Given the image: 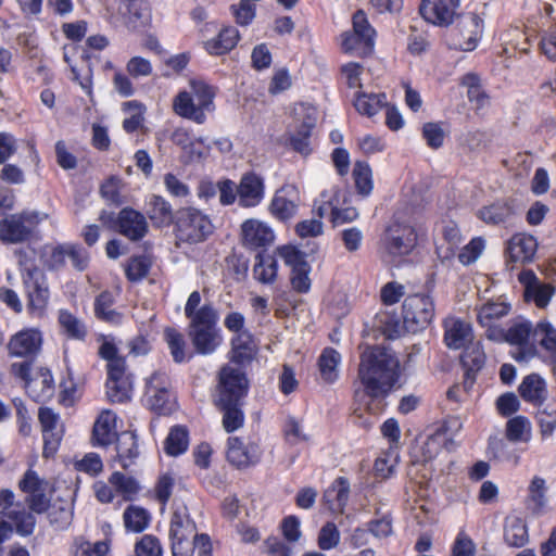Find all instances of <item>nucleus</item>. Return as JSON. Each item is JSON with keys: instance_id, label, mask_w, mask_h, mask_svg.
<instances>
[{"instance_id": "58", "label": "nucleus", "mask_w": 556, "mask_h": 556, "mask_svg": "<svg viewBox=\"0 0 556 556\" xmlns=\"http://www.w3.org/2000/svg\"><path fill=\"white\" fill-rule=\"evenodd\" d=\"M535 418L542 439L551 438L556 429V403H547L538 410Z\"/></svg>"}, {"instance_id": "39", "label": "nucleus", "mask_w": 556, "mask_h": 556, "mask_svg": "<svg viewBox=\"0 0 556 556\" xmlns=\"http://www.w3.org/2000/svg\"><path fill=\"white\" fill-rule=\"evenodd\" d=\"M239 39V30L233 26H227L215 38L205 42V50L212 55H222L232 50Z\"/></svg>"}, {"instance_id": "38", "label": "nucleus", "mask_w": 556, "mask_h": 556, "mask_svg": "<svg viewBox=\"0 0 556 556\" xmlns=\"http://www.w3.org/2000/svg\"><path fill=\"white\" fill-rule=\"evenodd\" d=\"M256 344L250 331H241L231 339V359L237 364H245L256 354Z\"/></svg>"}, {"instance_id": "24", "label": "nucleus", "mask_w": 556, "mask_h": 556, "mask_svg": "<svg viewBox=\"0 0 556 556\" xmlns=\"http://www.w3.org/2000/svg\"><path fill=\"white\" fill-rule=\"evenodd\" d=\"M539 244L534 236L517 232L507 241V262L529 264L533 262Z\"/></svg>"}, {"instance_id": "19", "label": "nucleus", "mask_w": 556, "mask_h": 556, "mask_svg": "<svg viewBox=\"0 0 556 556\" xmlns=\"http://www.w3.org/2000/svg\"><path fill=\"white\" fill-rule=\"evenodd\" d=\"M459 88L465 92L470 108L477 115L484 114L491 104V96L485 89L479 74L469 72L459 78Z\"/></svg>"}, {"instance_id": "5", "label": "nucleus", "mask_w": 556, "mask_h": 556, "mask_svg": "<svg viewBox=\"0 0 556 556\" xmlns=\"http://www.w3.org/2000/svg\"><path fill=\"white\" fill-rule=\"evenodd\" d=\"M417 245L415 228L407 223L392 222L380 238V251L384 258L394 261L406 256Z\"/></svg>"}, {"instance_id": "43", "label": "nucleus", "mask_w": 556, "mask_h": 556, "mask_svg": "<svg viewBox=\"0 0 556 556\" xmlns=\"http://www.w3.org/2000/svg\"><path fill=\"white\" fill-rule=\"evenodd\" d=\"M341 355L332 348H326L319 358L318 367L321 379L327 383H333L339 378V365Z\"/></svg>"}, {"instance_id": "21", "label": "nucleus", "mask_w": 556, "mask_h": 556, "mask_svg": "<svg viewBox=\"0 0 556 556\" xmlns=\"http://www.w3.org/2000/svg\"><path fill=\"white\" fill-rule=\"evenodd\" d=\"M242 243L245 248L255 250L267 248L275 241L273 228L265 222L251 218L241 225Z\"/></svg>"}, {"instance_id": "53", "label": "nucleus", "mask_w": 556, "mask_h": 556, "mask_svg": "<svg viewBox=\"0 0 556 556\" xmlns=\"http://www.w3.org/2000/svg\"><path fill=\"white\" fill-rule=\"evenodd\" d=\"M532 338L542 349L556 357V329L548 321H540L533 327Z\"/></svg>"}, {"instance_id": "46", "label": "nucleus", "mask_w": 556, "mask_h": 556, "mask_svg": "<svg viewBox=\"0 0 556 556\" xmlns=\"http://www.w3.org/2000/svg\"><path fill=\"white\" fill-rule=\"evenodd\" d=\"M58 321L63 333L68 339L83 341L87 337V328L85 324L68 309H59Z\"/></svg>"}, {"instance_id": "51", "label": "nucleus", "mask_w": 556, "mask_h": 556, "mask_svg": "<svg viewBox=\"0 0 556 556\" xmlns=\"http://www.w3.org/2000/svg\"><path fill=\"white\" fill-rule=\"evenodd\" d=\"M514 214V207L508 203H494L482 207L478 216L486 224L498 225L508 222Z\"/></svg>"}, {"instance_id": "37", "label": "nucleus", "mask_w": 556, "mask_h": 556, "mask_svg": "<svg viewBox=\"0 0 556 556\" xmlns=\"http://www.w3.org/2000/svg\"><path fill=\"white\" fill-rule=\"evenodd\" d=\"M278 262L274 254L260 252L253 266L254 278L263 285H273L277 279Z\"/></svg>"}, {"instance_id": "36", "label": "nucleus", "mask_w": 556, "mask_h": 556, "mask_svg": "<svg viewBox=\"0 0 556 556\" xmlns=\"http://www.w3.org/2000/svg\"><path fill=\"white\" fill-rule=\"evenodd\" d=\"M529 541L528 526L517 516H508L504 522V542L510 546L520 548Z\"/></svg>"}, {"instance_id": "8", "label": "nucleus", "mask_w": 556, "mask_h": 556, "mask_svg": "<svg viewBox=\"0 0 556 556\" xmlns=\"http://www.w3.org/2000/svg\"><path fill=\"white\" fill-rule=\"evenodd\" d=\"M249 391V380L244 371L231 365H225L218 372L215 403L241 402Z\"/></svg>"}, {"instance_id": "17", "label": "nucleus", "mask_w": 556, "mask_h": 556, "mask_svg": "<svg viewBox=\"0 0 556 556\" xmlns=\"http://www.w3.org/2000/svg\"><path fill=\"white\" fill-rule=\"evenodd\" d=\"M262 456L260 446L254 442H244L239 437H229L227 440L226 457L229 464L238 469L255 466Z\"/></svg>"}, {"instance_id": "32", "label": "nucleus", "mask_w": 556, "mask_h": 556, "mask_svg": "<svg viewBox=\"0 0 556 556\" xmlns=\"http://www.w3.org/2000/svg\"><path fill=\"white\" fill-rule=\"evenodd\" d=\"M521 399L532 405H542L547 395L545 380L539 374L527 375L518 387Z\"/></svg>"}, {"instance_id": "33", "label": "nucleus", "mask_w": 556, "mask_h": 556, "mask_svg": "<svg viewBox=\"0 0 556 556\" xmlns=\"http://www.w3.org/2000/svg\"><path fill=\"white\" fill-rule=\"evenodd\" d=\"M349 480L344 477H339L325 491L324 500L332 513L341 514L349 502Z\"/></svg>"}, {"instance_id": "34", "label": "nucleus", "mask_w": 556, "mask_h": 556, "mask_svg": "<svg viewBox=\"0 0 556 556\" xmlns=\"http://www.w3.org/2000/svg\"><path fill=\"white\" fill-rule=\"evenodd\" d=\"M116 441V457L124 469H128L139 456L138 438L134 432L124 431Z\"/></svg>"}, {"instance_id": "28", "label": "nucleus", "mask_w": 556, "mask_h": 556, "mask_svg": "<svg viewBox=\"0 0 556 556\" xmlns=\"http://www.w3.org/2000/svg\"><path fill=\"white\" fill-rule=\"evenodd\" d=\"M419 12L428 23L448 26L452 23V0H422Z\"/></svg>"}, {"instance_id": "23", "label": "nucleus", "mask_w": 556, "mask_h": 556, "mask_svg": "<svg viewBox=\"0 0 556 556\" xmlns=\"http://www.w3.org/2000/svg\"><path fill=\"white\" fill-rule=\"evenodd\" d=\"M239 206L244 208L258 206L265 198V180L254 173H245L238 184Z\"/></svg>"}, {"instance_id": "12", "label": "nucleus", "mask_w": 556, "mask_h": 556, "mask_svg": "<svg viewBox=\"0 0 556 556\" xmlns=\"http://www.w3.org/2000/svg\"><path fill=\"white\" fill-rule=\"evenodd\" d=\"M458 5V0H454V10ZM454 49L460 51H472L477 48L482 36L483 21L476 13L456 14L454 12Z\"/></svg>"}, {"instance_id": "54", "label": "nucleus", "mask_w": 556, "mask_h": 556, "mask_svg": "<svg viewBox=\"0 0 556 556\" xmlns=\"http://www.w3.org/2000/svg\"><path fill=\"white\" fill-rule=\"evenodd\" d=\"M353 178L357 192L368 197L374 188L372 172L368 163L357 161L353 167Z\"/></svg>"}, {"instance_id": "61", "label": "nucleus", "mask_w": 556, "mask_h": 556, "mask_svg": "<svg viewBox=\"0 0 556 556\" xmlns=\"http://www.w3.org/2000/svg\"><path fill=\"white\" fill-rule=\"evenodd\" d=\"M375 326L386 336L388 339H396L402 332L403 323L395 315L389 313H379L376 316Z\"/></svg>"}, {"instance_id": "63", "label": "nucleus", "mask_w": 556, "mask_h": 556, "mask_svg": "<svg viewBox=\"0 0 556 556\" xmlns=\"http://www.w3.org/2000/svg\"><path fill=\"white\" fill-rule=\"evenodd\" d=\"M340 531L334 522H326L319 530L317 545L321 551L336 548L340 543Z\"/></svg>"}, {"instance_id": "47", "label": "nucleus", "mask_w": 556, "mask_h": 556, "mask_svg": "<svg viewBox=\"0 0 556 556\" xmlns=\"http://www.w3.org/2000/svg\"><path fill=\"white\" fill-rule=\"evenodd\" d=\"M452 432L446 424L439 426L427 439L425 444L428 456L435 457L441 452H450Z\"/></svg>"}, {"instance_id": "26", "label": "nucleus", "mask_w": 556, "mask_h": 556, "mask_svg": "<svg viewBox=\"0 0 556 556\" xmlns=\"http://www.w3.org/2000/svg\"><path fill=\"white\" fill-rule=\"evenodd\" d=\"M269 211L275 218L281 222L293 218L298 212L294 186L287 185L277 190L271 199Z\"/></svg>"}, {"instance_id": "20", "label": "nucleus", "mask_w": 556, "mask_h": 556, "mask_svg": "<svg viewBox=\"0 0 556 556\" xmlns=\"http://www.w3.org/2000/svg\"><path fill=\"white\" fill-rule=\"evenodd\" d=\"M485 353L480 341L465 346L459 356V364L464 371L463 386L465 391H469L477 381L478 374L484 367Z\"/></svg>"}, {"instance_id": "40", "label": "nucleus", "mask_w": 556, "mask_h": 556, "mask_svg": "<svg viewBox=\"0 0 556 556\" xmlns=\"http://www.w3.org/2000/svg\"><path fill=\"white\" fill-rule=\"evenodd\" d=\"M147 214L152 223L157 226H167L173 220L170 203L161 195L152 194L147 203Z\"/></svg>"}, {"instance_id": "7", "label": "nucleus", "mask_w": 556, "mask_h": 556, "mask_svg": "<svg viewBox=\"0 0 556 556\" xmlns=\"http://www.w3.org/2000/svg\"><path fill=\"white\" fill-rule=\"evenodd\" d=\"M214 226L210 217L194 207H186L178 212L176 235L180 241L199 243L207 239Z\"/></svg>"}, {"instance_id": "56", "label": "nucleus", "mask_w": 556, "mask_h": 556, "mask_svg": "<svg viewBox=\"0 0 556 556\" xmlns=\"http://www.w3.org/2000/svg\"><path fill=\"white\" fill-rule=\"evenodd\" d=\"M123 110L130 113V116L123 122L124 130L128 134L135 132L142 126L146 106L137 100H131L123 104Z\"/></svg>"}, {"instance_id": "64", "label": "nucleus", "mask_w": 556, "mask_h": 556, "mask_svg": "<svg viewBox=\"0 0 556 556\" xmlns=\"http://www.w3.org/2000/svg\"><path fill=\"white\" fill-rule=\"evenodd\" d=\"M137 556H162L163 548L160 540L152 535H143L135 545Z\"/></svg>"}, {"instance_id": "27", "label": "nucleus", "mask_w": 556, "mask_h": 556, "mask_svg": "<svg viewBox=\"0 0 556 556\" xmlns=\"http://www.w3.org/2000/svg\"><path fill=\"white\" fill-rule=\"evenodd\" d=\"M27 394L35 402L49 401L55 391L54 379L48 368H39L24 386Z\"/></svg>"}, {"instance_id": "22", "label": "nucleus", "mask_w": 556, "mask_h": 556, "mask_svg": "<svg viewBox=\"0 0 556 556\" xmlns=\"http://www.w3.org/2000/svg\"><path fill=\"white\" fill-rule=\"evenodd\" d=\"M42 345V333L37 328H26L14 336L9 341L8 350L11 356L34 357Z\"/></svg>"}, {"instance_id": "14", "label": "nucleus", "mask_w": 556, "mask_h": 556, "mask_svg": "<svg viewBox=\"0 0 556 556\" xmlns=\"http://www.w3.org/2000/svg\"><path fill=\"white\" fill-rule=\"evenodd\" d=\"M38 420L42 431L43 456H53L59 450L64 435V426L61 417L50 407H40Z\"/></svg>"}, {"instance_id": "48", "label": "nucleus", "mask_w": 556, "mask_h": 556, "mask_svg": "<svg viewBox=\"0 0 556 556\" xmlns=\"http://www.w3.org/2000/svg\"><path fill=\"white\" fill-rule=\"evenodd\" d=\"M189 446V432L185 426H174L164 442L167 455L178 456L184 454Z\"/></svg>"}, {"instance_id": "2", "label": "nucleus", "mask_w": 556, "mask_h": 556, "mask_svg": "<svg viewBox=\"0 0 556 556\" xmlns=\"http://www.w3.org/2000/svg\"><path fill=\"white\" fill-rule=\"evenodd\" d=\"M216 92L213 86L201 78L189 80V90L179 91L173 99V111L181 118L203 125L207 114L215 111Z\"/></svg>"}, {"instance_id": "41", "label": "nucleus", "mask_w": 556, "mask_h": 556, "mask_svg": "<svg viewBox=\"0 0 556 556\" xmlns=\"http://www.w3.org/2000/svg\"><path fill=\"white\" fill-rule=\"evenodd\" d=\"M346 203V192L338 186H332V222L334 224L351 223L358 217V212L353 206L342 207Z\"/></svg>"}, {"instance_id": "25", "label": "nucleus", "mask_w": 556, "mask_h": 556, "mask_svg": "<svg viewBox=\"0 0 556 556\" xmlns=\"http://www.w3.org/2000/svg\"><path fill=\"white\" fill-rule=\"evenodd\" d=\"M118 232L130 241H139L148 233V222L143 214L131 208L124 207L116 219Z\"/></svg>"}, {"instance_id": "10", "label": "nucleus", "mask_w": 556, "mask_h": 556, "mask_svg": "<svg viewBox=\"0 0 556 556\" xmlns=\"http://www.w3.org/2000/svg\"><path fill=\"white\" fill-rule=\"evenodd\" d=\"M46 217V214L38 212L12 214L0 220V240L7 243L26 241L31 236L33 229Z\"/></svg>"}, {"instance_id": "16", "label": "nucleus", "mask_w": 556, "mask_h": 556, "mask_svg": "<svg viewBox=\"0 0 556 556\" xmlns=\"http://www.w3.org/2000/svg\"><path fill=\"white\" fill-rule=\"evenodd\" d=\"M18 488L24 492L29 508L41 514L49 508L50 500L46 495L47 482L38 473L28 469L18 482Z\"/></svg>"}, {"instance_id": "15", "label": "nucleus", "mask_w": 556, "mask_h": 556, "mask_svg": "<svg viewBox=\"0 0 556 556\" xmlns=\"http://www.w3.org/2000/svg\"><path fill=\"white\" fill-rule=\"evenodd\" d=\"M294 114L299 117V124L296 132L290 137V144L296 152L307 155L312 151L309 138L316 125V109L302 103L294 109Z\"/></svg>"}, {"instance_id": "11", "label": "nucleus", "mask_w": 556, "mask_h": 556, "mask_svg": "<svg viewBox=\"0 0 556 556\" xmlns=\"http://www.w3.org/2000/svg\"><path fill=\"white\" fill-rule=\"evenodd\" d=\"M434 316V305L430 296L414 294L403 303V326L412 333L425 329Z\"/></svg>"}, {"instance_id": "57", "label": "nucleus", "mask_w": 556, "mask_h": 556, "mask_svg": "<svg viewBox=\"0 0 556 556\" xmlns=\"http://www.w3.org/2000/svg\"><path fill=\"white\" fill-rule=\"evenodd\" d=\"M164 338L175 363L187 361L186 342L184 336L175 328L167 327L164 330Z\"/></svg>"}, {"instance_id": "6", "label": "nucleus", "mask_w": 556, "mask_h": 556, "mask_svg": "<svg viewBox=\"0 0 556 556\" xmlns=\"http://www.w3.org/2000/svg\"><path fill=\"white\" fill-rule=\"evenodd\" d=\"M217 323L218 313L208 309L202 312L194 323H190L189 336L199 354H213L220 345L223 339Z\"/></svg>"}, {"instance_id": "29", "label": "nucleus", "mask_w": 556, "mask_h": 556, "mask_svg": "<svg viewBox=\"0 0 556 556\" xmlns=\"http://www.w3.org/2000/svg\"><path fill=\"white\" fill-rule=\"evenodd\" d=\"M117 435L116 414L110 409L102 410L93 425V444L97 446H108L116 439Z\"/></svg>"}, {"instance_id": "13", "label": "nucleus", "mask_w": 556, "mask_h": 556, "mask_svg": "<svg viewBox=\"0 0 556 556\" xmlns=\"http://www.w3.org/2000/svg\"><path fill=\"white\" fill-rule=\"evenodd\" d=\"M170 382L165 372L155 371L146 384L147 405L157 414H169L174 407V399L169 391Z\"/></svg>"}, {"instance_id": "42", "label": "nucleus", "mask_w": 556, "mask_h": 556, "mask_svg": "<svg viewBox=\"0 0 556 556\" xmlns=\"http://www.w3.org/2000/svg\"><path fill=\"white\" fill-rule=\"evenodd\" d=\"M0 514L2 518L8 519L12 529L14 528L18 534L26 536L34 532L36 525L34 515L18 505L10 510L1 511Z\"/></svg>"}, {"instance_id": "52", "label": "nucleus", "mask_w": 556, "mask_h": 556, "mask_svg": "<svg viewBox=\"0 0 556 556\" xmlns=\"http://www.w3.org/2000/svg\"><path fill=\"white\" fill-rule=\"evenodd\" d=\"M123 519L127 531L139 533L148 528L150 515L144 508L130 505L125 509Z\"/></svg>"}, {"instance_id": "4", "label": "nucleus", "mask_w": 556, "mask_h": 556, "mask_svg": "<svg viewBox=\"0 0 556 556\" xmlns=\"http://www.w3.org/2000/svg\"><path fill=\"white\" fill-rule=\"evenodd\" d=\"M353 28L341 35L342 50L354 56L365 58L375 50L376 30L370 25L366 13L357 10L352 17Z\"/></svg>"}, {"instance_id": "30", "label": "nucleus", "mask_w": 556, "mask_h": 556, "mask_svg": "<svg viewBox=\"0 0 556 556\" xmlns=\"http://www.w3.org/2000/svg\"><path fill=\"white\" fill-rule=\"evenodd\" d=\"M548 488L544 478L534 476L528 485V495L525 504L533 515L540 516L546 511L548 505Z\"/></svg>"}, {"instance_id": "31", "label": "nucleus", "mask_w": 556, "mask_h": 556, "mask_svg": "<svg viewBox=\"0 0 556 556\" xmlns=\"http://www.w3.org/2000/svg\"><path fill=\"white\" fill-rule=\"evenodd\" d=\"M115 296L110 291L101 292L94 300L93 312L97 319L111 326H119L124 321V314L114 308Z\"/></svg>"}, {"instance_id": "59", "label": "nucleus", "mask_w": 556, "mask_h": 556, "mask_svg": "<svg viewBox=\"0 0 556 556\" xmlns=\"http://www.w3.org/2000/svg\"><path fill=\"white\" fill-rule=\"evenodd\" d=\"M109 551L110 543L106 540L91 543L83 538H77L73 545L74 556H105Z\"/></svg>"}, {"instance_id": "50", "label": "nucleus", "mask_w": 556, "mask_h": 556, "mask_svg": "<svg viewBox=\"0 0 556 556\" xmlns=\"http://www.w3.org/2000/svg\"><path fill=\"white\" fill-rule=\"evenodd\" d=\"M109 483L114 488L115 492L119 494L124 501H132L140 491L138 481L129 476L119 471H114L110 478Z\"/></svg>"}, {"instance_id": "3", "label": "nucleus", "mask_w": 556, "mask_h": 556, "mask_svg": "<svg viewBox=\"0 0 556 556\" xmlns=\"http://www.w3.org/2000/svg\"><path fill=\"white\" fill-rule=\"evenodd\" d=\"M532 333L533 325L530 320H513L507 327L504 326L500 331L492 333L491 342L517 346V352L513 354L514 359L519 363L528 362L538 353L535 344L530 342Z\"/></svg>"}, {"instance_id": "18", "label": "nucleus", "mask_w": 556, "mask_h": 556, "mask_svg": "<svg viewBox=\"0 0 556 556\" xmlns=\"http://www.w3.org/2000/svg\"><path fill=\"white\" fill-rule=\"evenodd\" d=\"M510 311L511 305L509 303L495 301H488L477 308V321L484 329V336L489 341L493 340L492 333L504 327L501 320Z\"/></svg>"}, {"instance_id": "60", "label": "nucleus", "mask_w": 556, "mask_h": 556, "mask_svg": "<svg viewBox=\"0 0 556 556\" xmlns=\"http://www.w3.org/2000/svg\"><path fill=\"white\" fill-rule=\"evenodd\" d=\"M555 293V287L551 283L540 282L531 288V292L523 291L526 302H533L536 307L545 308Z\"/></svg>"}, {"instance_id": "9", "label": "nucleus", "mask_w": 556, "mask_h": 556, "mask_svg": "<svg viewBox=\"0 0 556 556\" xmlns=\"http://www.w3.org/2000/svg\"><path fill=\"white\" fill-rule=\"evenodd\" d=\"M23 283L29 314L42 317L47 312L50 300V290L45 273L37 267L28 268L23 274Z\"/></svg>"}, {"instance_id": "45", "label": "nucleus", "mask_w": 556, "mask_h": 556, "mask_svg": "<svg viewBox=\"0 0 556 556\" xmlns=\"http://www.w3.org/2000/svg\"><path fill=\"white\" fill-rule=\"evenodd\" d=\"M505 437L508 441L528 443L532 437V426L528 417L518 415L506 421Z\"/></svg>"}, {"instance_id": "44", "label": "nucleus", "mask_w": 556, "mask_h": 556, "mask_svg": "<svg viewBox=\"0 0 556 556\" xmlns=\"http://www.w3.org/2000/svg\"><path fill=\"white\" fill-rule=\"evenodd\" d=\"M217 408L223 413V427L226 432H233L244 425V413L242 410L243 401L215 403Z\"/></svg>"}, {"instance_id": "55", "label": "nucleus", "mask_w": 556, "mask_h": 556, "mask_svg": "<svg viewBox=\"0 0 556 556\" xmlns=\"http://www.w3.org/2000/svg\"><path fill=\"white\" fill-rule=\"evenodd\" d=\"M106 396L112 403H125L130 400L132 392L131 378L106 380Z\"/></svg>"}, {"instance_id": "1", "label": "nucleus", "mask_w": 556, "mask_h": 556, "mask_svg": "<svg viewBox=\"0 0 556 556\" xmlns=\"http://www.w3.org/2000/svg\"><path fill=\"white\" fill-rule=\"evenodd\" d=\"M400 378V362L387 348L369 346L361 355L358 379L363 390L356 389L354 396L377 399L387 395Z\"/></svg>"}, {"instance_id": "49", "label": "nucleus", "mask_w": 556, "mask_h": 556, "mask_svg": "<svg viewBox=\"0 0 556 556\" xmlns=\"http://www.w3.org/2000/svg\"><path fill=\"white\" fill-rule=\"evenodd\" d=\"M387 105L384 93H358L354 100V106L358 113L368 117L375 116Z\"/></svg>"}, {"instance_id": "35", "label": "nucleus", "mask_w": 556, "mask_h": 556, "mask_svg": "<svg viewBox=\"0 0 556 556\" xmlns=\"http://www.w3.org/2000/svg\"><path fill=\"white\" fill-rule=\"evenodd\" d=\"M197 531L194 521L190 518L186 506L177 507L170 519V540H191Z\"/></svg>"}, {"instance_id": "62", "label": "nucleus", "mask_w": 556, "mask_h": 556, "mask_svg": "<svg viewBox=\"0 0 556 556\" xmlns=\"http://www.w3.org/2000/svg\"><path fill=\"white\" fill-rule=\"evenodd\" d=\"M275 255L279 256L291 270L306 266L305 254L293 245H280L275 250Z\"/></svg>"}]
</instances>
